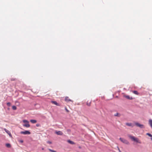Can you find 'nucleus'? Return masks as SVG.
<instances>
[{
    "mask_svg": "<svg viewBox=\"0 0 152 152\" xmlns=\"http://www.w3.org/2000/svg\"><path fill=\"white\" fill-rule=\"evenodd\" d=\"M128 136L132 140L139 143H141V142L137 138H136L134 136H132L129 135H128Z\"/></svg>",
    "mask_w": 152,
    "mask_h": 152,
    "instance_id": "f257e3e1",
    "label": "nucleus"
},
{
    "mask_svg": "<svg viewBox=\"0 0 152 152\" xmlns=\"http://www.w3.org/2000/svg\"><path fill=\"white\" fill-rule=\"evenodd\" d=\"M119 140H120L123 143L126 144V145H129V142L126 140L122 138H120Z\"/></svg>",
    "mask_w": 152,
    "mask_h": 152,
    "instance_id": "f03ea898",
    "label": "nucleus"
},
{
    "mask_svg": "<svg viewBox=\"0 0 152 152\" xmlns=\"http://www.w3.org/2000/svg\"><path fill=\"white\" fill-rule=\"evenodd\" d=\"M135 124L136 126L139 127L140 128H145V126H144V125H143L141 124L138 123L136 122L135 123Z\"/></svg>",
    "mask_w": 152,
    "mask_h": 152,
    "instance_id": "7ed1b4c3",
    "label": "nucleus"
},
{
    "mask_svg": "<svg viewBox=\"0 0 152 152\" xmlns=\"http://www.w3.org/2000/svg\"><path fill=\"white\" fill-rule=\"evenodd\" d=\"M21 134H30V132L28 131H22L20 132Z\"/></svg>",
    "mask_w": 152,
    "mask_h": 152,
    "instance_id": "20e7f679",
    "label": "nucleus"
},
{
    "mask_svg": "<svg viewBox=\"0 0 152 152\" xmlns=\"http://www.w3.org/2000/svg\"><path fill=\"white\" fill-rule=\"evenodd\" d=\"M4 130L7 134H9V135L10 137H12V135L11 134L9 130H7V129H4Z\"/></svg>",
    "mask_w": 152,
    "mask_h": 152,
    "instance_id": "39448f33",
    "label": "nucleus"
},
{
    "mask_svg": "<svg viewBox=\"0 0 152 152\" xmlns=\"http://www.w3.org/2000/svg\"><path fill=\"white\" fill-rule=\"evenodd\" d=\"M65 101L66 102H69L70 101L73 102V101L71 99H69L68 97L66 96L65 98Z\"/></svg>",
    "mask_w": 152,
    "mask_h": 152,
    "instance_id": "423d86ee",
    "label": "nucleus"
},
{
    "mask_svg": "<svg viewBox=\"0 0 152 152\" xmlns=\"http://www.w3.org/2000/svg\"><path fill=\"white\" fill-rule=\"evenodd\" d=\"M55 132L56 134L58 135H62L63 134V133L60 131H56Z\"/></svg>",
    "mask_w": 152,
    "mask_h": 152,
    "instance_id": "0eeeda50",
    "label": "nucleus"
},
{
    "mask_svg": "<svg viewBox=\"0 0 152 152\" xmlns=\"http://www.w3.org/2000/svg\"><path fill=\"white\" fill-rule=\"evenodd\" d=\"M51 103L55 104V105H56L57 106H59V104L58 103H57L56 101H52Z\"/></svg>",
    "mask_w": 152,
    "mask_h": 152,
    "instance_id": "6e6552de",
    "label": "nucleus"
},
{
    "mask_svg": "<svg viewBox=\"0 0 152 152\" xmlns=\"http://www.w3.org/2000/svg\"><path fill=\"white\" fill-rule=\"evenodd\" d=\"M23 126L27 128L29 127L30 126L29 123H26L25 124H23Z\"/></svg>",
    "mask_w": 152,
    "mask_h": 152,
    "instance_id": "1a4fd4ad",
    "label": "nucleus"
},
{
    "mask_svg": "<svg viewBox=\"0 0 152 152\" xmlns=\"http://www.w3.org/2000/svg\"><path fill=\"white\" fill-rule=\"evenodd\" d=\"M30 121L32 124H35L37 122V121L35 120H31Z\"/></svg>",
    "mask_w": 152,
    "mask_h": 152,
    "instance_id": "9d476101",
    "label": "nucleus"
},
{
    "mask_svg": "<svg viewBox=\"0 0 152 152\" xmlns=\"http://www.w3.org/2000/svg\"><path fill=\"white\" fill-rule=\"evenodd\" d=\"M124 96L127 99H132V97H130L129 96L126 95V96Z\"/></svg>",
    "mask_w": 152,
    "mask_h": 152,
    "instance_id": "9b49d317",
    "label": "nucleus"
},
{
    "mask_svg": "<svg viewBox=\"0 0 152 152\" xmlns=\"http://www.w3.org/2000/svg\"><path fill=\"white\" fill-rule=\"evenodd\" d=\"M67 142L73 145L75 144V143L74 142L69 140H68Z\"/></svg>",
    "mask_w": 152,
    "mask_h": 152,
    "instance_id": "f8f14e48",
    "label": "nucleus"
},
{
    "mask_svg": "<svg viewBox=\"0 0 152 152\" xmlns=\"http://www.w3.org/2000/svg\"><path fill=\"white\" fill-rule=\"evenodd\" d=\"M114 116H117L118 117H120L121 116V114L120 113H116L114 114Z\"/></svg>",
    "mask_w": 152,
    "mask_h": 152,
    "instance_id": "ddd939ff",
    "label": "nucleus"
},
{
    "mask_svg": "<svg viewBox=\"0 0 152 152\" xmlns=\"http://www.w3.org/2000/svg\"><path fill=\"white\" fill-rule=\"evenodd\" d=\"M126 125L127 126H131L133 127V126H132V124L131 123H126Z\"/></svg>",
    "mask_w": 152,
    "mask_h": 152,
    "instance_id": "4468645a",
    "label": "nucleus"
},
{
    "mask_svg": "<svg viewBox=\"0 0 152 152\" xmlns=\"http://www.w3.org/2000/svg\"><path fill=\"white\" fill-rule=\"evenodd\" d=\"M6 146L8 148H10L11 147V145L9 143H7L6 144Z\"/></svg>",
    "mask_w": 152,
    "mask_h": 152,
    "instance_id": "2eb2a0df",
    "label": "nucleus"
},
{
    "mask_svg": "<svg viewBox=\"0 0 152 152\" xmlns=\"http://www.w3.org/2000/svg\"><path fill=\"white\" fill-rule=\"evenodd\" d=\"M132 92L134 94L137 95H138L139 94V93L138 92L136 91H132Z\"/></svg>",
    "mask_w": 152,
    "mask_h": 152,
    "instance_id": "dca6fc26",
    "label": "nucleus"
},
{
    "mask_svg": "<svg viewBox=\"0 0 152 152\" xmlns=\"http://www.w3.org/2000/svg\"><path fill=\"white\" fill-rule=\"evenodd\" d=\"M149 123L150 124V126L152 125V120L150 119L149 120Z\"/></svg>",
    "mask_w": 152,
    "mask_h": 152,
    "instance_id": "f3484780",
    "label": "nucleus"
},
{
    "mask_svg": "<svg viewBox=\"0 0 152 152\" xmlns=\"http://www.w3.org/2000/svg\"><path fill=\"white\" fill-rule=\"evenodd\" d=\"M23 122L25 123H29L28 121L27 120H23Z\"/></svg>",
    "mask_w": 152,
    "mask_h": 152,
    "instance_id": "a211bd4d",
    "label": "nucleus"
},
{
    "mask_svg": "<svg viewBox=\"0 0 152 152\" xmlns=\"http://www.w3.org/2000/svg\"><path fill=\"white\" fill-rule=\"evenodd\" d=\"M146 134L148 136H149L150 137H152V135L149 133H147Z\"/></svg>",
    "mask_w": 152,
    "mask_h": 152,
    "instance_id": "6ab92c4d",
    "label": "nucleus"
},
{
    "mask_svg": "<svg viewBox=\"0 0 152 152\" xmlns=\"http://www.w3.org/2000/svg\"><path fill=\"white\" fill-rule=\"evenodd\" d=\"M12 108L13 110H15L16 109L17 107H16L15 106H12Z\"/></svg>",
    "mask_w": 152,
    "mask_h": 152,
    "instance_id": "aec40b11",
    "label": "nucleus"
},
{
    "mask_svg": "<svg viewBox=\"0 0 152 152\" xmlns=\"http://www.w3.org/2000/svg\"><path fill=\"white\" fill-rule=\"evenodd\" d=\"M7 104L8 106H10L11 105V103L10 102L7 103Z\"/></svg>",
    "mask_w": 152,
    "mask_h": 152,
    "instance_id": "412c9836",
    "label": "nucleus"
},
{
    "mask_svg": "<svg viewBox=\"0 0 152 152\" xmlns=\"http://www.w3.org/2000/svg\"><path fill=\"white\" fill-rule=\"evenodd\" d=\"M49 150L50 151H51V152H56V151H54V150H51V149H49Z\"/></svg>",
    "mask_w": 152,
    "mask_h": 152,
    "instance_id": "4be33fe9",
    "label": "nucleus"
},
{
    "mask_svg": "<svg viewBox=\"0 0 152 152\" xmlns=\"http://www.w3.org/2000/svg\"><path fill=\"white\" fill-rule=\"evenodd\" d=\"M91 102H89V103L87 102V105L88 106H90V105Z\"/></svg>",
    "mask_w": 152,
    "mask_h": 152,
    "instance_id": "5701e85b",
    "label": "nucleus"
},
{
    "mask_svg": "<svg viewBox=\"0 0 152 152\" xmlns=\"http://www.w3.org/2000/svg\"><path fill=\"white\" fill-rule=\"evenodd\" d=\"M16 80V79L14 78H12L11 79V81H15Z\"/></svg>",
    "mask_w": 152,
    "mask_h": 152,
    "instance_id": "b1692460",
    "label": "nucleus"
},
{
    "mask_svg": "<svg viewBox=\"0 0 152 152\" xmlns=\"http://www.w3.org/2000/svg\"><path fill=\"white\" fill-rule=\"evenodd\" d=\"M19 141L20 143H23V141L22 140H19Z\"/></svg>",
    "mask_w": 152,
    "mask_h": 152,
    "instance_id": "393cba45",
    "label": "nucleus"
},
{
    "mask_svg": "<svg viewBox=\"0 0 152 152\" xmlns=\"http://www.w3.org/2000/svg\"><path fill=\"white\" fill-rule=\"evenodd\" d=\"M47 142L49 144H51L52 142H50V141H48Z\"/></svg>",
    "mask_w": 152,
    "mask_h": 152,
    "instance_id": "a878e982",
    "label": "nucleus"
},
{
    "mask_svg": "<svg viewBox=\"0 0 152 152\" xmlns=\"http://www.w3.org/2000/svg\"><path fill=\"white\" fill-rule=\"evenodd\" d=\"M117 148H118V151H119V152H121V151H120V149L119 148V147H117Z\"/></svg>",
    "mask_w": 152,
    "mask_h": 152,
    "instance_id": "bb28decb",
    "label": "nucleus"
},
{
    "mask_svg": "<svg viewBox=\"0 0 152 152\" xmlns=\"http://www.w3.org/2000/svg\"><path fill=\"white\" fill-rule=\"evenodd\" d=\"M65 109L66 110V111L67 112H69V110L66 109V107L65 108Z\"/></svg>",
    "mask_w": 152,
    "mask_h": 152,
    "instance_id": "cd10ccee",
    "label": "nucleus"
},
{
    "mask_svg": "<svg viewBox=\"0 0 152 152\" xmlns=\"http://www.w3.org/2000/svg\"><path fill=\"white\" fill-rule=\"evenodd\" d=\"M36 125L37 127H38L39 126V124H37Z\"/></svg>",
    "mask_w": 152,
    "mask_h": 152,
    "instance_id": "c85d7f7f",
    "label": "nucleus"
},
{
    "mask_svg": "<svg viewBox=\"0 0 152 152\" xmlns=\"http://www.w3.org/2000/svg\"><path fill=\"white\" fill-rule=\"evenodd\" d=\"M67 131L68 132H70V130L69 129H68L67 130Z\"/></svg>",
    "mask_w": 152,
    "mask_h": 152,
    "instance_id": "c756f323",
    "label": "nucleus"
},
{
    "mask_svg": "<svg viewBox=\"0 0 152 152\" xmlns=\"http://www.w3.org/2000/svg\"><path fill=\"white\" fill-rule=\"evenodd\" d=\"M150 126H151V127L152 128V125H151Z\"/></svg>",
    "mask_w": 152,
    "mask_h": 152,
    "instance_id": "7c9ffc66",
    "label": "nucleus"
},
{
    "mask_svg": "<svg viewBox=\"0 0 152 152\" xmlns=\"http://www.w3.org/2000/svg\"><path fill=\"white\" fill-rule=\"evenodd\" d=\"M151 140L152 141V137L151 138Z\"/></svg>",
    "mask_w": 152,
    "mask_h": 152,
    "instance_id": "2f4dec72",
    "label": "nucleus"
}]
</instances>
